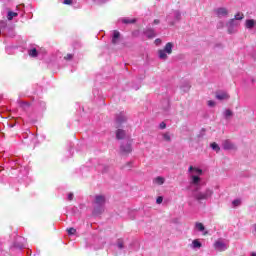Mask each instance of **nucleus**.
<instances>
[{
	"instance_id": "obj_21",
	"label": "nucleus",
	"mask_w": 256,
	"mask_h": 256,
	"mask_svg": "<svg viewBox=\"0 0 256 256\" xmlns=\"http://www.w3.org/2000/svg\"><path fill=\"white\" fill-rule=\"evenodd\" d=\"M210 147L213 151H215L216 153H219L221 151V147H219V144H217L216 142L211 143Z\"/></svg>"
},
{
	"instance_id": "obj_6",
	"label": "nucleus",
	"mask_w": 256,
	"mask_h": 256,
	"mask_svg": "<svg viewBox=\"0 0 256 256\" xmlns=\"http://www.w3.org/2000/svg\"><path fill=\"white\" fill-rule=\"evenodd\" d=\"M127 122V116H125V112H120L119 114L116 115L115 119V125L117 128L121 127L123 123Z\"/></svg>"
},
{
	"instance_id": "obj_45",
	"label": "nucleus",
	"mask_w": 256,
	"mask_h": 256,
	"mask_svg": "<svg viewBox=\"0 0 256 256\" xmlns=\"http://www.w3.org/2000/svg\"><path fill=\"white\" fill-rule=\"evenodd\" d=\"M250 256H256V252H251Z\"/></svg>"
},
{
	"instance_id": "obj_16",
	"label": "nucleus",
	"mask_w": 256,
	"mask_h": 256,
	"mask_svg": "<svg viewBox=\"0 0 256 256\" xmlns=\"http://www.w3.org/2000/svg\"><path fill=\"white\" fill-rule=\"evenodd\" d=\"M120 37H121V33H119V31L117 30H114L113 36H112L113 45H117V43H119Z\"/></svg>"
},
{
	"instance_id": "obj_29",
	"label": "nucleus",
	"mask_w": 256,
	"mask_h": 256,
	"mask_svg": "<svg viewBox=\"0 0 256 256\" xmlns=\"http://www.w3.org/2000/svg\"><path fill=\"white\" fill-rule=\"evenodd\" d=\"M73 3H77V0H64V5H73Z\"/></svg>"
},
{
	"instance_id": "obj_22",
	"label": "nucleus",
	"mask_w": 256,
	"mask_h": 256,
	"mask_svg": "<svg viewBox=\"0 0 256 256\" xmlns=\"http://www.w3.org/2000/svg\"><path fill=\"white\" fill-rule=\"evenodd\" d=\"M158 56H159V59H163L165 61V59H167V52H165V50H159Z\"/></svg>"
},
{
	"instance_id": "obj_7",
	"label": "nucleus",
	"mask_w": 256,
	"mask_h": 256,
	"mask_svg": "<svg viewBox=\"0 0 256 256\" xmlns=\"http://www.w3.org/2000/svg\"><path fill=\"white\" fill-rule=\"evenodd\" d=\"M179 19H181V12L179 11H174L167 17V21L170 23V25H175V22L179 21Z\"/></svg>"
},
{
	"instance_id": "obj_43",
	"label": "nucleus",
	"mask_w": 256,
	"mask_h": 256,
	"mask_svg": "<svg viewBox=\"0 0 256 256\" xmlns=\"http://www.w3.org/2000/svg\"><path fill=\"white\" fill-rule=\"evenodd\" d=\"M10 51H11V48L7 47V48H6V53H8V55H10V54H11V52H10Z\"/></svg>"
},
{
	"instance_id": "obj_19",
	"label": "nucleus",
	"mask_w": 256,
	"mask_h": 256,
	"mask_svg": "<svg viewBox=\"0 0 256 256\" xmlns=\"http://www.w3.org/2000/svg\"><path fill=\"white\" fill-rule=\"evenodd\" d=\"M243 19H245V15L241 12H238L234 18H232L233 21H237L238 23H241V21H243Z\"/></svg>"
},
{
	"instance_id": "obj_30",
	"label": "nucleus",
	"mask_w": 256,
	"mask_h": 256,
	"mask_svg": "<svg viewBox=\"0 0 256 256\" xmlns=\"http://www.w3.org/2000/svg\"><path fill=\"white\" fill-rule=\"evenodd\" d=\"M189 89H191V85L189 84V82H187L185 86H182V90L185 92L189 91Z\"/></svg>"
},
{
	"instance_id": "obj_24",
	"label": "nucleus",
	"mask_w": 256,
	"mask_h": 256,
	"mask_svg": "<svg viewBox=\"0 0 256 256\" xmlns=\"http://www.w3.org/2000/svg\"><path fill=\"white\" fill-rule=\"evenodd\" d=\"M223 115H224L225 119H229V117L233 116V111L227 109L224 111Z\"/></svg>"
},
{
	"instance_id": "obj_15",
	"label": "nucleus",
	"mask_w": 256,
	"mask_h": 256,
	"mask_svg": "<svg viewBox=\"0 0 256 256\" xmlns=\"http://www.w3.org/2000/svg\"><path fill=\"white\" fill-rule=\"evenodd\" d=\"M201 247H203V244L201 243V241H199V239L193 240L190 244V248H192L193 251H197L198 249H201Z\"/></svg>"
},
{
	"instance_id": "obj_18",
	"label": "nucleus",
	"mask_w": 256,
	"mask_h": 256,
	"mask_svg": "<svg viewBox=\"0 0 256 256\" xmlns=\"http://www.w3.org/2000/svg\"><path fill=\"white\" fill-rule=\"evenodd\" d=\"M154 185H164L165 184V177L158 176L153 179Z\"/></svg>"
},
{
	"instance_id": "obj_28",
	"label": "nucleus",
	"mask_w": 256,
	"mask_h": 256,
	"mask_svg": "<svg viewBox=\"0 0 256 256\" xmlns=\"http://www.w3.org/2000/svg\"><path fill=\"white\" fill-rule=\"evenodd\" d=\"M67 233H68V235H75V233H77V229H75V228H68L67 229Z\"/></svg>"
},
{
	"instance_id": "obj_34",
	"label": "nucleus",
	"mask_w": 256,
	"mask_h": 256,
	"mask_svg": "<svg viewBox=\"0 0 256 256\" xmlns=\"http://www.w3.org/2000/svg\"><path fill=\"white\" fill-rule=\"evenodd\" d=\"M108 0H94L95 3H97L98 5H101L103 3H107Z\"/></svg>"
},
{
	"instance_id": "obj_35",
	"label": "nucleus",
	"mask_w": 256,
	"mask_h": 256,
	"mask_svg": "<svg viewBox=\"0 0 256 256\" xmlns=\"http://www.w3.org/2000/svg\"><path fill=\"white\" fill-rule=\"evenodd\" d=\"M216 103L213 100L208 101V107H215Z\"/></svg>"
},
{
	"instance_id": "obj_8",
	"label": "nucleus",
	"mask_w": 256,
	"mask_h": 256,
	"mask_svg": "<svg viewBox=\"0 0 256 256\" xmlns=\"http://www.w3.org/2000/svg\"><path fill=\"white\" fill-rule=\"evenodd\" d=\"M214 13H216L219 19H223V17H229V10L225 7L216 8Z\"/></svg>"
},
{
	"instance_id": "obj_31",
	"label": "nucleus",
	"mask_w": 256,
	"mask_h": 256,
	"mask_svg": "<svg viewBox=\"0 0 256 256\" xmlns=\"http://www.w3.org/2000/svg\"><path fill=\"white\" fill-rule=\"evenodd\" d=\"M117 247H118V249H123V239H118V241H117Z\"/></svg>"
},
{
	"instance_id": "obj_14",
	"label": "nucleus",
	"mask_w": 256,
	"mask_h": 256,
	"mask_svg": "<svg viewBox=\"0 0 256 256\" xmlns=\"http://www.w3.org/2000/svg\"><path fill=\"white\" fill-rule=\"evenodd\" d=\"M144 35H146V37L148 39H153L155 37H157V33L155 32L154 29L152 28H147L145 31H144Z\"/></svg>"
},
{
	"instance_id": "obj_26",
	"label": "nucleus",
	"mask_w": 256,
	"mask_h": 256,
	"mask_svg": "<svg viewBox=\"0 0 256 256\" xmlns=\"http://www.w3.org/2000/svg\"><path fill=\"white\" fill-rule=\"evenodd\" d=\"M163 139H164V141H167L168 143L171 142V135L169 134V132H166L163 134Z\"/></svg>"
},
{
	"instance_id": "obj_44",
	"label": "nucleus",
	"mask_w": 256,
	"mask_h": 256,
	"mask_svg": "<svg viewBox=\"0 0 256 256\" xmlns=\"http://www.w3.org/2000/svg\"><path fill=\"white\" fill-rule=\"evenodd\" d=\"M22 107H29V104L27 102L22 103Z\"/></svg>"
},
{
	"instance_id": "obj_42",
	"label": "nucleus",
	"mask_w": 256,
	"mask_h": 256,
	"mask_svg": "<svg viewBox=\"0 0 256 256\" xmlns=\"http://www.w3.org/2000/svg\"><path fill=\"white\" fill-rule=\"evenodd\" d=\"M41 109H45V102H40Z\"/></svg>"
},
{
	"instance_id": "obj_39",
	"label": "nucleus",
	"mask_w": 256,
	"mask_h": 256,
	"mask_svg": "<svg viewBox=\"0 0 256 256\" xmlns=\"http://www.w3.org/2000/svg\"><path fill=\"white\" fill-rule=\"evenodd\" d=\"M73 197H74L73 193H69L68 194V201H73Z\"/></svg>"
},
{
	"instance_id": "obj_13",
	"label": "nucleus",
	"mask_w": 256,
	"mask_h": 256,
	"mask_svg": "<svg viewBox=\"0 0 256 256\" xmlns=\"http://www.w3.org/2000/svg\"><path fill=\"white\" fill-rule=\"evenodd\" d=\"M194 229L199 231V233H202V235H207V231H205V225H203L201 222H196Z\"/></svg>"
},
{
	"instance_id": "obj_36",
	"label": "nucleus",
	"mask_w": 256,
	"mask_h": 256,
	"mask_svg": "<svg viewBox=\"0 0 256 256\" xmlns=\"http://www.w3.org/2000/svg\"><path fill=\"white\" fill-rule=\"evenodd\" d=\"M156 203L158 205H161V203H163V198L161 196H159L157 199H156Z\"/></svg>"
},
{
	"instance_id": "obj_37",
	"label": "nucleus",
	"mask_w": 256,
	"mask_h": 256,
	"mask_svg": "<svg viewBox=\"0 0 256 256\" xmlns=\"http://www.w3.org/2000/svg\"><path fill=\"white\" fill-rule=\"evenodd\" d=\"M223 21H220L218 24H217V28L218 29H223Z\"/></svg>"
},
{
	"instance_id": "obj_10",
	"label": "nucleus",
	"mask_w": 256,
	"mask_h": 256,
	"mask_svg": "<svg viewBox=\"0 0 256 256\" xmlns=\"http://www.w3.org/2000/svg\"><path fill=\"white\" fill-rule=\"evenodd\" d=\"M222 149H224V151H234V149H237V146H235L231 140H224L222 142Z\"/></svg>"
},
{
	"instance_id": "obj_33",
	"label": "nucleus",
	"mask_w": 256,
	"mask_h": 256,
	"mask_svg": "<svg viewBox=\"0 0 256 256\" xmlns=\"http://www.w3.org/2000/svg\"><path fill=\"white\" fill-rule=\"evenodd\" d=\"M64 59H65L66 61H71V59H73V54H67V55L64 57Z\"/></svg>"
},
{
	"instance_id": "obj_32",
	"label": "nucleus",
	"mask_w": 256,
	"mask_h": 256,
	"mask_svg": "<svg viewBox=\"0 0 256 256\" xmlns=\"http://www.w3.org/2000/svg\"><path fill=\"white\" fill-rule=\"evenodd\" d=\"M5 27H7V23L4 22V21L0 22V29H1L2 32L5 29Z\"/></svg>"
},
{
	"instance_id": "obj_41",
	"label": "nucleus",
	"mask_w": 256,
	"mask_h": 256,
	"mask_svg": "<svg viewBox=\"0 0 256 256\" xmlns=\"http://www.w3.org/2000/svg\"><path fill=\"white\" fill-rule=\"evenodd\" d=\"M160 43H161V39L157 38V39L155 40V45H159Z\"/></svg>"
},
{
	"instance_id": "obj_27",
	"label": "nucleus",
	"mask_w": 256,
	"mask_h": 256,
	"mask_svg": "<svg viewBox=\"0 0 256 256\" xmlns=\"http://www.w3.org/2000/svg\"><path fill=\"white\" fill-rule=\"evenodd\" d=\"M240 205H241V199H235L232 201L233 207H240Z\"/></svg>"
},
{
	"instance_id": "obj_3",
	"label": "nucleus",
	"mask_w": 256,
	"mask_h": 256,
	"mask_svg": "<svg viewBox=\"0 0 256 256\" xmlns=\"http://www.w3.org/2000/svg\"><path fill=\"white\" fill-rule=\"evenodd\" d=\"M93 215H101L105 211V196L96 195L93 203Z\"/></svg>"
},
{
	"instance_id": "obj_20",
	"label": "nucleus",
	"mask_w": 256,
	"mask_h": 256,
	"mask_svg": "<svg viewBox=\"0 0 256 256\" xmlns=\"http://www.w3.org/2000/svg\"><path fill=\"white\" fill-rule=\"evenodd\" d=\"M256 21L253 19H248L245 22V27L246 29H253V27H255Z\"/></svg>"
},
{
	"instance_id": "obj_40",
	"label": "nucleus",
	"mask_w": 256,
	"mask_h": 256,
	"mask_svg": "<svg viewBox=\"0 0 256 256\" xmlns=\"http://www.w3.org/2000/svg\"><path fill=\"white\" fill-rule=\"evenodd\" d=\"M159 23H161V21L159 19H155L152 25H159Z\"/></svg>"
},
{
	"instance_id": "obj_1",
	"label": "nucleus",
	"mask_w": 256,
	"mask_h": 256,
	"mask_svg": "<svg viewBox=\"0 0 256 256\" xmlns=\"http://www.w3.org/2000/svg\"><path fill=\"white\" fill-rule=\"evenodd\" d=\"M188 181L187 191H190L192 197L196 201H207L213 197V189L207 188L204 192H201V177L203 170L201 168L190 166L188 168Z\"/></svg>"
},
{
	"instance_id": "obj_23",
	"label": "nucleus",
	"mask_w": 256,
	"mask_h": 256,
	"mask_svg": "<svg viewBox=\"0 0 256 256\" xmlns=\"http://www.w3.org/2000/svg\"><path fill=\"white\" fill-rule=\"evenodd\" d=\"M17 15H19V14H17V12L9 11L8 14H7L8 21H12V19L14 17H17Z\"/></svg>"
},
{
	"instance_id": "obj_25",
	"label": "nucleus",
	"mask_w": 256,
	"mask_h": 256,
	"mask_svg": "<svg viewBox=\"0 0 256 256\" xmlns=\"http://www.w3.org/2000/svg\"><path fill=\"white\" fill-rule=\"evenodd\" d=\"M122 23L129 25L131 23H135V19L124 18V19H122Z\"/></svg>"
},
{
	"instance_id": "obj_2",
	"label": "nucleus",
	"mask_w": 256,
	"mask_h": 256,
	"mask_svg": "<svg viewBox=\"0 0 256 256\" xmlns=\"http://www.w3.org/2000/svg\"><path fill=\"white\" fill-rule=\"evenodd\" d=\"M116 139H124L125 142H123L120 145V151L123 155H129V153H131V151H133V139H131V136L127 135V133L122 130V129H118L116 131Z\"/></svg>"
},
{
	"instance_id": "obj_9",
	"label": "nucleus",
	"mask_w": 256,
	"mask_h": 256,
	"mask_svg": "<svg viewBox=\"0 0 256 256\" xmlns=\"http://www.w3.org/2000/svg\"><path fill=\"white\" fill-rule=\"evenodd\" d=\"M41 48H39V46L37 45H32L29 49H28V55L30 57H39V55H41Z\"/></svg>"
},
{
	"instance_id": "obj_5",
	"label": "nucleus",
	"mask_w": 256,
	"mask_h": 256,
	"mask_svg": "<svg viewBox=\"0 0 256 256\" xmlns=\"http://www.w3.org/2000/svg\"><path fill=\"white\" fill-rule=\"evenodd\" d=\"M239 25H241V23L237 22V20L230 19L226 23L228 34L233 35L234 33H237V29H239Z\"/></svg>"
},
{
	"instance_id": "obj_38",
	"label": "nucleus",
	"mask_w": 256,
	"mask_h": 256,
	"mask_svg": "<svg viewBox=\"0 0 256 256\" xmlns=\"http://www.w3.org/2000/svg\"><path fill=\"white\" fill-rule=\"evenodd\" d=\"M160 129H165V127H167V124H165V122L160 123L159 125Z\"/></svg>"
},
{
	"instance_id": "obj_11",
	"label": "nucleus",
	"mask_w": 256,
	"mask_h": 256,
	"mask_svg": "<svg viewBox=\"0 0 256 256\" xmlns=\"http://www.w3.org/2000/svg\"><path fill=\"white\" fill-rule=\"evenodd\" d=\"M15 249H25V238L23 237H18L16 239V242L14 243Z\"/></svg>"
},
{
	"instance_id": "obj_12",
	"label": "nucleus",
	"mask_w": 256,
	"mask_h": 256,
	"mask_svg": "<svg viewBox=\"0 0 256 256\" xmlns=\"http://www.w3.org/2000/svg\"><path fill=\"white\" fill-rule=\"evenodd\" d=\"M216 99H218L219 101H227V99H229V94L225 91L217 92Z\"/></svg>"
},
{
	"instance_id": "obj_17",
	"label": "nucleus",
	"mask_w": 256,
	"mask_h": 256,
	"mask_svg": "<svg viewBox=\"0 0 256 256\" xmlns=\"http://www.w3.org/2000/svg\"><path fill=\"white\" fill-rule=\"evenodd\" d=\"M163 50L167 53V55H171L173 53V43L168 42Z\"/></svg>"
},
{
	"instance_id": "obj_4",
	"label": "nucleus",
	"mask_w": 256,
	"mask_h": 256,
	"mask_svg": "<svg viewBox=\"0 0 256 256\" xmlns=\"http://www.w3.org/2000/svg\"><path fill=\"white\" fill-rule=\"evenodd\" d=\"M215 251H219V253H223V251H227L229 249V241L219 238L213 244Z\"/></svg>"
}]
</instances>
